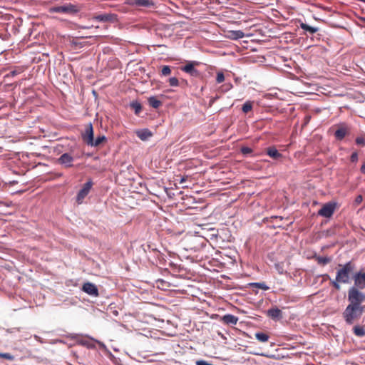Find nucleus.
I'll use <instances>...</instances> for the list:
<instances>
[{"label":"nucleus","instance_id":"33","mask_svg":"<svg viewBox=\"0 0 365 365\" xmlns=\"http://www.w3.org/2000/svg\"><path fill=\"white\" fill-rule=\"evenodd\" d=\"M61 164V165L64 168H69L72 166L71 161H59Z\"/></svg>","mask_w":365,"mask_h":365},{"label":"nucleus","instance_id":"40","mask_svg":"<svg viewBox=\"0 0 365 365\" xmlns=\"http://www.w3.org/2000/svg\"><path fill=\"white\" fill-rule=\"evenodd\" d=\"M361 172L365 174V163L361 167Z\"/></svg>","mask_w":365,"mask_h":365},{"label":"nucleus","instance_id":"11","mask_svg":"<svg viewBox=\"0 0 365 365\" xmlns=\"http://www.w3.org/2000/svg\"><path fill=\"white\" fill-rule=\"evenodd\" d=\"M82 290L91 296L98 297L99 294L97 287L91 282L84 283L82 287Z\"/></svg>","mask_w":365,"mask_h":365},{"label":"nucleus","instance_id":"21","mask_svg":"<svg viewBox=\"0 0 365 365\" xmlns=\"http://www.w3.org/2000/svg\"><path fill=\"white\" fill-rule=\"evenodd\" d=\"M314 259L319 264L322 265L329 264L331 261V259L328 257L314 256Z\"/></svg>","mask_w":365,"mask_h":365},{"label":"nucleus","instance_id":"17","mask_svg":"<svg viewBox=\"0 0 365 365\" xmlns=\"http://www.w3.org/2000/svg\"><path fill=\"white\" fill-rule=\"evenodd\" d=\"M299 26L302 29L309 32L310 34H314L319 31V29L317 27L309 26L308 24L304 22H300Z\"/></svg>","mask_w":365,"mask_h":365},{"label":"nucleus","instance_id":"1","mask_svg":"<svg viewBox=\"0 0 365 365\" xmlns=\"http://www.w3.org/2000/svg\"><path fill=\"white\" fill-rule=\"evenodd\" d=\"M349 304L342 313V317L349 325H351L357 322L365 312V307L362 303L365 299L355 297L348 295Z\"/></svg>","mask_w":365,"mask_h":365},{"label":"nucleus","instance_id":"10","mask_svg":"<svg viewBox=\"0 0 365 365\" xmlns=\"http://www.w3.org/2000/svg\"><path fill=\"white\" fill-rule=\"evenodd\" d=\"M93 19L102 22H115L118 21V16L115 14L108 13L96 15Z\"/></svg>","mask_w":365,"mask_h":365},{"label":"nucleus","instance_id":"28","mask_svg":"<svg viewBox=\"0 0 365 365\" xmlns=\"http://www.w3.org/2000/svg\"><path fill=\"white\" fill-rule=\"evenodd\" d=\"M225 81V76L222 72H217L216 76V82L217 83H221Z\"/></svg>","mask_w":365,"mask_h":365},{"label":"nucleus","instance_id":"30","mask_svg":"<svg viewBox=\"0 0 365 365\" xmlns=\"http://www.w3.org/2000/svg\"><path fill=\"white\" fill-rule=\"evenodd\" d=\"M253 285L255 287L259 288V289H263V290L269 289V287L264 282H262V283H260V282L255 283V284H253Z\"/></svg>","mask_w":365,"mask_h":365},{"label":"nucleus","instance_id":"31","mask_svg":"<svg viewBox=\"0 0 365 365\" xmlns=\"http://www.w3.org/2000/svg\"><path fill=\"white\" fill-rule=\"evenodd\" d=\"M169 84L171 86H178L179 85L178 79L175 77H172L169 79Z\"/></svg>","mask_w":365,"mask_h":365},{"label":"nucleus","instance_id":"25","mask_svg":"<svg viewBox=\"0 0 365 365\" xmlns=\"http://www.w3.org/2000/svg\"><path fill=\"white\" fill-rule=\"evenodd\" d=\"M138 6L141 7H150L154 5L152 0H138Z\"/></svg>","mask_w":365,"mask_h":365},{"label":"nucleus","instance_id":"36","mask_svg":"<svg viewBox=\"0 0 365 365\" xmlns=\"http://www.w3.org/2000/svg\"><path fill=\"white\" fill-rule=\"evenodd\" d=\"M21 72V69L19 71H12L9 73V76H15L16 75L20 73Z\"/></svg>","mask_w":365,"mask_h":365},{"label":"nucleus","instance_id":"22","mask_svg":"<svg viewBox=\"0 0 365 365\" xmlns=\"http://www.w3.org/2000/svg\"><path fill=\"white\" fill-rule=\"evenodd\" d=\"M256 339L260 342H267L269 338V335L263 332H257L255 334Z\"/></svg>","mask_w":365,"mask_h":365},{"label":"nucleus","instance_id":"18","mask_svg":"<svg viewBox=\"0 0 365 365\" xmlns=\"http://www.w3.org/2000/svg\"><path fill=\"white\" fill-rule=\"evenodd\" d=\"M107 139L105 135H99L96 139H93L92 144L91 146L98 147L106 142Z\"/></svg>","mask_w":365,"mask_h":365},{"label":"nucleus","instance_id":"9","mask_svg":"<svg viewBox=\"0 0 365 365\" xmlns=\"http://www.w3.org/2000/svg\"><path fill=\"white\" fill-rule=\"evenodd\" d=\"M197 65H199L198 62L192 61L182 67L181 70L187 73H189L192 76L197 77L200 75V72L195 68V66Z\"/></svg>","mask_w":365,"mask_h":365},{"label":"nucleus","instance_id":"37","mask_svg":"<svg viewBox=\"0 0 365 365\" xmlns=\"http://www.w3.org/2000/svg\"><path fill=\"white\" fill-rule=\"evenodd\" d=\"M138 0H128V2L130 5H135L138 6Z\"/></svg>","mask_w":365,"mask_h":365},{"label":"nucleus","instance_id":"16","mask_svg":"<svg viewBox=\"0 0 365 365\" xmlns=\"http://www.w3.org/2000/svg\"><path fill=\"white\" fill-rule=\"evenodd\" d=\"M137 136L142 140H145L152 136V133L148 129H143L137 131Z\"/></svg>","mask_w":365,"mask_h":365},{"label":"nucleus","instance_id":"27","mask_svg":"<svg viewBox=\"0 0 365 365\" xmlns=\"http://www.w3.org/2000/svg\"><path fill=\"white\" fill-rule=\"evenodd\" d=\"M171 73V69L169 66H163L161 69V73L163 76H168Z\"/></svg>","mask_w":365,"mask_h":365},{"label":"nucleus","instance_id":"19","mask_svg":"<svg viewBox=\"0 0 365 365\" xmlns=\"http://www.w3.org/2000/svg\"><path fill=\"white\" fill-rule=\"evenodd\" d=\"M354 334L359 337L365 336V329L362 326L356 325L353 328Z\"/></svg>","mask_w":365,"mask_h":365},{"label":"nucleus","instance_id":"32","mask_svg":"<svg viewBox=\"0 0 365 365\" xmlns=\"http://www.w3.org/2000/svg\"><path fill=\"white\" fill-rule=\"evenodd\" d=\"M252 149L249 147H242L241 148V152L242 154L244 155H247L249 153H252Z\"/></svg>","mask_w":365,"mask_h":365},{"label":"nucleus","instance_id":"8","mask_svg":"<svg viewBox=\"0 0 365 365\" xmlns=\"http://www.w3.org/2000/svg\"><path fill=\"white\" fill-rule=\"evenodd\" d=\"M335 210V203L328 202L322 206L318 211V215L324 217L332 216Z\"/></svg>","mask_w":365,"mask_h":365},{"label":"nucleus","instance_id":"26","mask_svg":"<svg viewBox=\"0 0 365 365\" xmlns=\"http://www.w3.org/2000/svg\"><path fill=\"white\" fill-rule=\"evenodd\" d=\"M252 109V103L251 101H246L242 108V111L245 113H247Z\"/></svg>","mask_w":365,"mask_h":365},{"label":"nucleus","instance_id":"4","mask_svg":"<svg viewBox=\"0 0 365 365\" xmlns=\"http://www.w3.org/2000/svg\"><path fill=\"white\" fill-rule=\"evenodd\" d=\"M79 11V7L77 5H74L71 3H66L63 5L53 6L49 9L51 13H62L69 15L75 14Z\"/></svg>","mask_w":365,"mask_h":365},{"label":"nucleus","instance_id":"38","mask_svg":"<svg viewBox=\"0 0 365 365\" xmlns=\"http://www.w3.org/2000/svg\"><path fill=\"white\" fill-rule=\"evenodd\" d=\"M222 87H224L225 88L224 90L225 91H229L230 89H231V88L232 87V85L231 83L225 84Z\"/></svg>","mask_w":365,"mask_h":365},{"label":"nucleus","instance_id":"5","mask_svg":"<svg viewBox=\"0 0 365 365\" xmlns=\"http://www.w3.org/2000/svg\"><path fill=\"white\" fill-rule=\"evenodd\" d=\"M336 130L334 133L335 139L341 141L345 137L349 136L351 132V128L346 123H340L335 125Z\"/></svg>","mask_w":365,"mask_h":365},{"label":"nucleus","instance_id":"12","mask_svg":"<svg viewBox=\"0 0 365 365\" xmlns=\"http://www.w3.org/2000/svg\"><path fill=\"white\" fill-rule=\"evenodd\" d=\"M221 321L225 324H227V325H235V324H237V323L238 322V317H237L232 314H227L224 315L222 317Z\"/></svg>","mask_w":365,"mask_h":365},{"label":"nucleus","instance_id":"39","mask_svg":"<svg viewBox=\"0 0 365 365\" xmlns=\"http://www.w3.org/2000/svg\"><path fill=\"white\" fill-rule=\"evenodd\" d=\"M357 157H358L357 153L354 152L351 155V160H356Z\"/></svg>","mask_w":365,"mask_h":365},{"label":"nucleus","instance_id":"20","mask_svg":"<svg viewBox=\"0 0 365 365\" xmlns=\"http://www.w3.org/2000/svg\"><path fill=\"white\" fill-rule=\"evenodd\" d=\"M148 103L149 105L153 108H158L162 106V102L155 96L150 97L148 98Z\"/></svg>","mask_w":365,"mask_h":365},{"label":"nucleus","instance_id":"13","mask_svg":"<svg viewBox=\"0 0 365 365\" xmlns=\"http://www.w3.org/2000/svg\"><path fill=\"white\" fill-rule=\"evenodd\" d=\"M282 311L277 307L269 309L267 311V316L272 319H279L282 317Z\"/></svg>","mask_w":365,"mask_h":365},{"label":"nucleus","instance_id":"41","mask_svg":"<svg viewBox=\"0 0 365 365\" xmlns=\"http://www.w3.org/2000/svg\"><path fill=\"white\" fill-rule=\"evenodd\" d=\"M272 218L279 219L280 220H283V217L281 216H272Z\"/></svg>","mask_w":365,"mask_h":365},{"label":"nucleus","instance_id":"15","mask_svg":"<svg viewBox=\"0 0 365 365\" xmlns=\"http://www.w3.org/2000/svg\"><path fill=\"white\" fill-rule=\"evenodd\" d=\"M266 153L267 155L272 158H281V154L277 150L275 147H269L266 149Z\"/></svg>","mask_w":365,"mask_h":365},{"label":"nucleus","instance_id":"29","mask_svg":"<svg viewBox=\"0 0 365 365\" xmlns=\"http://www.w3.org/2000/svg\"><path fill=\"white\" fill-rule=\"evenodd\" d=\"M0 357L10 361L14 359V356L9 353H0Z\"/></svg>","mask_w":365,"mask_h":365},{"label":"nucleus","instance_id":"7","mask_svg":"<svg viewBox=\"0 0 365 365\" xmlns=\"http://www.w3.org/2000/svg\"><path fill=\"white\" fill-rule=\"evenodd\" d=\"M82 139L88 145L92 144L93 138V128L91 123L86 125L84 131L81 134Z\"/></svg>","mask_w":365,"mask_h":365},{"label":"nucleus","instance_id":"6","mask_svg":"<svg viewBox=\"0 0 365 365\" xmlns=\"http://www.w3.org/2000/svg\"><path fill=\"white\" fill-rule=\"evenodd\" d=\"M93 182L91 180L88 181L85 183L83 187L79 190L76 196V202L78 204H81L84 198L88 195L92 187Z\"/></svg>","mask_w":365,"mask_h":365},{"label":"nucleus","instance_id":"23","mask_svg":"<svg viewBox=\"0 0 365 365\" xmlns=\"http://www.w3.org/2000/svg\"><path fill=\"white\" fill-rule=\"evenodd\" d=\"M130 107L135 110L136 115H138L142 110L141 104L138 101L132 102Z\"/></svg>","mask_w":365,"mask_h":365},{"label":"nucleus","instance_id":"35","mask_svg":"<svg viewBox=\"0 0 365 365\" xmlns=\"http://www.w3.org/2000/svg\"><path fill=\"white\" fill-rule=\"evenodd\" d=\"M362 200H363V197H362V196H361V195H358V196L356 197V199H355V203H356V205H359V204H360V203L362 202Z\"/></svg>","mask_w":365,"mask_h":365},{"label":"nucleus","instance_id":"3","mask_svg":"<svg viewBox=\"0 0 365 365\" xmlns=\"http://www.w3.org/2000/svg\"><path fill=\"white\" fill-rule=\"evenodd\" d=\"M354 285L349 288L348 295L365 299V294L361 290L365 289V271H356L353 276Z\"/></svg>","mask_w":365,"mask_h":365},{"label":"nucleus","instance_id":"24","mask_svg":"<svg viewBox=\"0 0 365 365\" xmlns=\"http://www.w3.org/2000/svg\"><path fill=\"white\" fill-rule=\"evenodd\" d=\"M355 143L361 147L365 146V134L358 135L355 139Z\"/></svg>","mask_w":365,"mask_h":365},{"label":"nucleus","instance_id":"14","mask_svg":"<svg viewBox=\"0 0 365 365\" xmlns=\"http://www.w3.org/2000/svg\"><path fill=\"white\" fill-rule=\"evenodd\" d=\"M245 36V34L240 31H229L227 33V37L232 40H237L242 38Z\"/></svg>","mask_w":365,"mask_h":365},{"label":"nucleus","instance_id":"2","mask_svg":"<svg viewBox=\"0 0 365 365\" xmlns=\"http://www.w3.org/2000/svg\"><path fill=\"white\" fill-rule=\"evenodd\" d=\"M356 272V264L352 261H349L344 264H339L334 279L331 280L330 284L336 290L341 289L342 284H350L353 280V276Z\"/></svg>","mask_w":365,"mask_h":365},{"label":"nucleus","instance_id":"34","mask_svg":"<svg viewBox=\"0 0 365 365\" xmlns=\"http://www.w3.org/2000/svg\"><path fill=\"white\" fill-rule=\"evenodd\" d=\"M58 160H71V157H70L68 154L64 153Z\"/></svg>","mask_w":365,"mask_h":365}]
</instances>
